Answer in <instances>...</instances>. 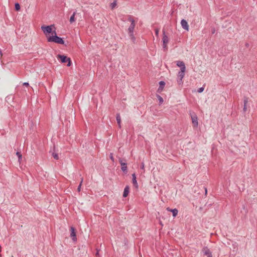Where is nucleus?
Wrapping results in <instances>:
<instances>
[{"label":"nucleus","mask_w":257,"mask_h":257,"mask_svg":"<svg viewBox=\"0 0 257 257\" xmlns=\"http://www.w3.org/2000/svg\"><path fill=\"white\" fill-rule=\"evenodd\" d=\"M155 34L157 36L159 34V30L158 29H156L155 30Z\"/></svg>","instance_id":"7c9ffc66"},{"label":"nucleus","mask_w":257,"mask_h":257,"mask_svg":"<svg viewBox=\"0 0 257 257\" xmlns=\"http://www.w3.org/2000/svg\"><path fill=\"white\" fill-rule=\"evenodd\" d=\"M246 47H248V44L246 43Z\"/></svg>","instance_id":"e433bc0d"},{"label":"nucleus","mask_w":257,"mask_h":257,"mask_svg":"<svg viewBox=\"0 0 257 257\" xmlns=\"http://www.w3.org/2000/svg\"><path fill=\"white\" fill-rule=\"evenodd\" d=\"M16 155L18 157V158H19V160L20 161L21 159H22V154H21L20 152H17L16 153Z\"/></svg>","instance_id":"5701e85b"},{"label":"nucleus","mask_w":257,"mask_h":257,"mask_svg":"<svg viewBox=\"0 0 257 257\" xmlns=\"http://www.w3.org/2000/svg\"><path fill=\"white\" fill-rule=\"evenodd\" d=\"M15 10L17 11H18L20 10L21 7H20V6L19 3H15Z\"/></svg>","instance_id":"aec40b11"},{"label":"nucleus","mask_w":257,"mask_h":257,"mask_svg":"<svg viewBox=\"0 0 257 257\" xmlns=\"http://www.w3.org/2000/svg\"><path fill=\"white\" fill-rule=\"evenodd\" d=\"M203 252L205 255H207V257H212L211 252L210 251V249L207 247H204L203 248Z\"/></svg>","instance_id":"f8f14e48"},{"label":"nucleus","mask_w":257,"mask_h":257,"mask_svg":"<svg viewBox=\"0 0 257 257\" xmlns=\"http://www.w3.org/2000/svg\"><path fill=\"white\" fill-rule=\"evenodd\" d=\"M156 96L158 98V100L159 101V103L160 104H162L163 102V101H164L163 98L159 94H157Z\"/></svg>","instance_id":"6ab92c4d"},{"label":"nucleus","mask_w":257,"mask_h":257,"mask_svg":"<svg viewBox=\"0 0 257 257\" xmlns=\"http://www.w3.org/2000/svg\"><path fill=\"white\" fill-rule=\"evenodd\" d=\"M53 34H54V35L47 38V40L48 42H54L57 44L64 45L65 41L63 40L62 38L57 36L55 31H53Z\"/></svg>","instance_id":"f257e3e1"},{"label":"nucleus","mask_w":257,"mask_h":257,"mask_svg":"<svg viewBox=\"0 0 257 257\" xmlns=\"http://www.w3.org/2000/svg\"><path fill=\"white\" fill-rule=\"evenodd\" d=\"M159 85L160 86L158 88L157 92L161 93L163 91V88L165 85V82L163 81H161L159 82Z\"/></svg>","instance_id":"9b49d317"},{"label":"nucleus","mask_w":257,"mask_h":257,"mask_svg":"<svg viewBox=\"0 0 257 257\" xmlns=\"http://www.w3.org/2000/svg\"><path fill=\"white\" fill-rule=\"evenodd\" d=\"M57 58L60 59L62 63L68 62L67 64V66H70L71 65L72 62L70 58L67 57L66 56L59 54L57 56Z\"/></svg>","instance_id":"f03ea898"},{"label":"nucleus","mask_w":257,"mask_h":257,"mask_svg":"<svg viewBox=\"0 0 257 257\" xmlns=\"http://www.w3.org/2000/svg\"><path fill=\"white\" fill-rule=\"evenodd\" d=\"M163 36L162 38L163 41V48L164 50H167L168 49L167 44L169 42V38L166 35L165 31H163Z\"/></svg>","instance_id":"20e7f679"},{"label":"nucleus","mask_w":257,"mask_h":257,"mask_svg":"<svg viewBox=\"0 0 257 257\" xmlns=\"http://www.w3.org/2000/svg\"><path fill=\"white\" fill-rule=\"evenodd\" d=\"M116 5V3L115 2H113L112 3H111V5H110L111 9H113L115 7Z\"/></svg>","instance_id":"393cba45"},{"label":"nucleus","mask_w":257,"mask_h":257,"mask_svg":"<svg viewBox=\"0 0 257 257\" xmlns=\"http://www.w3.org/2000/svg\"><path fill=\"white\" fill-rule=\"evenodd\" d=\"M181 25L182 27L185 30H189V26L187 22L185 20H182L181 21Z\"/></svg>","instance_id":"9d476101"},{"label":"nucleus","mask_w":257,"mask_h":257,"mask_svg":"<svg viewBox=\"0 0 257 257\" xmlns=\"http://www.w3.org/2000/svg\"><path fill=\"white\" fill-rule=\"evenodd\" d=\"M119 163H120V165H121H121H122V164H123V163H125V162H123L121 158H120V159H119Z\"/></svg>","instance_id":"cd10ccee"},{"label":"nucleus","mask_w":257,"mask_h":257,"mask_svg":"<svg viewBox=\"0 0 257 257\" xmlns=\"http://www.w3.org/2000/svg\"><path fill=\"white\" fill-rule=\"evenodd\" d=\"M132 180H135V179H137V178H136V175L135 173H134L133 174H132Z\"/></svg>","instance_id":"c756f323"},{"label":"nucleus","mask_w":257,"mask_h":257,"mask_svg":"<svg viewBox=\"0 0 257 257\" xmlns=\"http://www.w3.org/2000/svg\"><path fill=\"white\" fill-rule=\"evenodd\" d=\"M52 156L53 157V158L56 159V160H58L59 159V156H58V155L57 153H56L55 152H53L52 153Z\"/></svg>","instance_id":"412c9836"},{"label":"nucleus","mask_w":257,"mask_h":257,"mask_svg":"<svg viewBox=\"0 0 257 257\" xmlns=\"http://www.w3.org/2000/svg\"><path fill=\"white\" fill-rule=\"evenodd\" d=\"M130 37H131V39L132 40V41L134 42L135 40V37L134 35V33H133V35L129 34Z\"/></svg>","instance_id":"a878e982"},{"label":"nucleus","mask_w":257,"mask_h":257,"mask_svg":"<svg viewBox=\"0 0 257 257\" xmlns=\"http://www.w3.org/2000/svg\"><path fill=\"white\" fill-rule=\"evenodd\" d=\"M76 12H74L73 13L72 15L70 17L69 21L71 24H72V23L75 22V16L76 15Z\"/></svg>","instance_id":"a211bd4d"},{"label":"nucleus","mask_w":257,"mask_h":257,"mask_svg":"<svg viewBox=\"0 0 257 257\" xmlns=\"http://www.w3.org/2000/svg\"><path fill=\"white\" fill-rule=\"evenodd\" d=\"M206 193H207V189L205 188V194H206Z\"/></svg>","instance_id":"c9c22d12"},{"label":"nucleus","mask_w":257,"mask_h":257,"mask_svg":"<svg viewBox=\"0 0 257 257\" xmlns=\"http://www.w3.org/2000/svg\"><path fill=\"white\" fill-rule=\"evenodd\" d=\"M167 210H168L172 213L173 216L174 217H176L177 215L178 211L176 208L170 209L169 208H167Z\"/></svg>","instance_id":"4468645a"},{"label":"nucleus","mask_w":257,"mask_h":257,"mask_svg":"<svg viewBox=\"0 0 257 257\" xmlns=\"http://www.w3.org/2000/svg\"><path fill=\"white\" fill-rule=\"evenodd\" d=\"M248 98L244 96L243 97V112L245 113L249 108V106L248 104Z\"/></svg>","instance_id":"0eeeda50"},{"label":"nucleus","mask_w":257,"mask_h":257,"mask_svg":"<svg viewBox=\"0 0 257 257\" xmlns=\"http://www.w3.org/2000/svg\"><path fill=\"white\" fill-rule=\"evenodd\" d=\"M3 54H2V51L0 50V55L2 56Z\"/></svg>","instance_id":"72a5a7b5"},{"label":"nucleus","mask_w":257,"mask_h":257,"mask_svg":"<svg viewBox=\"0 0 257 257\" xmlns=\"http://www.w3.org/2000/svg\"><path fill=\"white\" fill-rule=\"evenodd\" d=\"M96 255H98V251H97L96 253Z\"/></svg>","instance_id":"4c0bfd02"},{"label":"nucleus","mask_w":257,"mask_h":257,"mask_svg":"<svg viewBox=\"0 0 257 257\" xmlns=\"http://www.w3.org/2000/svg\"><path fill=\"white\" fill-rule=\"evenodd\" d=\"M70 237L72 238V240L74 241H76L77 238H76V235L75 232V229L74 227L71 226L70 227Z\"/></svg>","instance_id":"1a4fd4ad"},{"label":"nucleus","mask_w":257,"mask_h":257,"mask_svg":"<svg viewBox=\"0 0 257 257\" xmlns=\"http://www.w3.org/2000/svg\"><path fill=\"white\" fill-rule=\"evenodd\" d=\"M110 158L113 162L114 161V158L113 157V154L112 153L110 154Z\"/></svg>","instance_id":"c85d7f7f"},{"label":"nucleus","mask_w":257,"mask_h":257,"mask_svg":"<svg viewBox=\"0 0 257 257\" xmlns=\"http://www.w3.org/2000/svg\"><path fill=\"white\" fill-rule=\"evenodd\" d=\"M128 21H130L131 24L128 29V34H131L133 35V33H134V30L135 27V20L133 18L132 16H129L128 18Z\"/></svg>","instance_id":"7ed1b4c3"},{"label":"nucleus","mask_w":257,"mask_h":257,"mask_svg":"<svg viewBox=\"0 0 257 257\" xmlns=\"http://www.w3.org/2000/svg\"><path fill=\"white\" fill-rule=\"evenodd\" d=\"M129 190H130V188H129L128 186H126L125 187V188L124 189L123 193V197H126L127 196V195L129 193Z\"/></svg>","instance_id":"2eb2a0df"},{"label":"nucleus","mask_w":257,"mask_h":257,"mask_svg":"<svg viewBox=\"0 0 257 257\" xmlns=\"http://www.w3.org/2000/svg\"><path fill=\"white\" fill-rule=\"evenodd\" d=\"M141 168L142 169H144V163H142V164H141Z\"/></svg>","instance_id":"473e14b6"},{"label":"nucleus","mask_w":257,"mask_h":257,"mask_svg":"<svg viewBox=\"0 0 257 257\" xmlns=\"http://www.w3.org/2000/svg\"><path fill=\"white\" fill-rule=\"evenodd\" d=\"M204 89V87H200V88H199L198 89L197 92H198V93H201L202 92H203V91Z\"/></svg>","instance_id":"b1692460"},{"label":"nucleus","mask_w":257,"mask_h":257,"mask_svg":"<svg viewBox=\"0 0 257 257\" xmlns=\"http://www.w3.org/2000/svg\"><path fill=\"white\" fill-rule=\"evenodd\" d=\"M23 85H25V86H28L29 85V84L28 82H24L23 83Z\"/></svg>","instance_id":"2f4dec72"},{"label":"nucleus","mask_w":257,"mask_h":257,"mask_svg":"<svg viewBox=\"0 0 257 257\" xmlns=\"http://www.w3.org/2000/svg\"><path fill=\"white\" fill-rule=\"evenodd\" d=\"M121 166V170L123 172H124V173L126 174L127 172L126 163H123V164H122V165Z\"/></svg>","instance_id":"f3484780"},{"label":"nucleus","mask_w":257,"mask_h":257,"mask_svg":"<svg viewBox=\"0 0 257 257\" xmlns=\"http://www.w3.org/2000/svg\"><path fill=\"white\" fill-rule=\"evenodd\" d=\"M53 26V25L51 26H42L41 27V29L43 30V32L45 34H50L52 33L53 35H54V34H53V31H52V27Z\"/></svg>","instance_id":"39448f33"},{"label":"nucleus","mask_w":257,"mask_h":257,"mask_svg":"<svg viewBox=\"0 0 257 257\" xmlns=\"http://www.w3.org/2000/svg\"><path fill=\"white\" fill-rule=\"evenodd\" d=\"M176 65L180 67V70H182V68H184V70L186 69V67H185V63L183 62V61H177L176 62Z\"/></svg>","instance_id":"ddd939ff"},{"label":"nucleus","mask_w":257,"mask_h":257,"mask_svg":"<svg viewBox=\"0 0 257 257\" xmlns=\"http://www.w3.org/2000/svg\"><path fill=\"white\" fill-rule=\"evenodd\" d=\"M116 119L117 123L118 125V127L120 128L121 127V125H120L121 118H120V114L119 113H118L116 114Z\"/></svg>","instance_id":"dca6fc26"},{"label":"nucleus","mask_w":257,"mask_h":257,"mask_svg":"<svg viewBox=\"0 0 257 257\" xmlns=\"http://www.w3.org/2000/svg\"><path fill=\"white\" fill-rule=\"evenodd\" d=\"M132 182H133V184L134 185V186L138 188V183H137V179H135V180H132Z\"/></svg>","instance_id":"4be33fe9"},{"label":"nucleus","mask_w":257,"mask_h":257,"mask_svg":"<svg viewBox=\"0 0 257 257\" xmlns=\"http://www.w3.org/2000/svg\"><path fill=\"white\" fill-rule=\"evenodd\" d=\"M185 70L184 69V68H182V70H181L178 74V77L179 78V80H178V82L179 84L182 82V79L184 77L185 75Z\"/></svg>","instance_id":"6e6552de"},{"label":"nucleus","mask_w":257,"mask_h":257,"mask_svg":"<svg viewBox=\"0 0 257 257\" xmlns=\"http://www.w3.org/2000/svg\"><path fill=\"white\" fill-rule=\"evenodd\" d=\"M82 183V180H81L79 185L78 186L77 190L78 192H80L81 190V186Z\"/></svg>","instance_id":"bb28decb"},{"label":"nucleus","mask_w":257,"mask_h":257,"mask_svg":"<svg viewBox=\"0 0 257 257\" xmlns=\"http://www.w3.org/2000/svg\"><path fill=\"white\" fill-rule=\"evenodd\" d=\"M215 33V30L214 29L212 31V34H214Z\"/></svg>","instance_id":"f704fd0d"},{"label":"nucleus","mask_w":257,"mask_h":257,"mask_svg":"<svg viewBox=\"0 0 257 257\" xmlns=\"http://www.w3.org/2000/svg\"><path fill=\"white\" fill-rule=\"evenodd\" d=\"M192 122L195 127H197L198 125V117L194 112L190 113Z\"/></svg>","instance_id":"423d86ee"}]
</instances>
